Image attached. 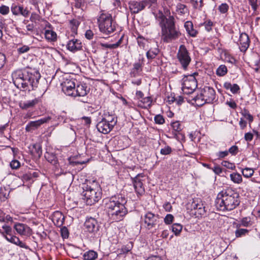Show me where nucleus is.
I'll list each match as a JSON object with an SVG mask.
<instances>
[{
	"instance_id": "obj_47",
	"label": "nucleus",
	"mask_w": 260,
	"mask_h": 260,
	"mask_svg": "<svg viewBox=\"0 0 260 260\" xmlns=\"http://www.w3.org/2000/svg\"><path fill=\"white\" fill-rule=\"evenodd\" d=\"M207 209L202 203V206L198 207V209L195 211L194 214L197 217L206 215Z\"/></svg>"
},
{
	"instance_id": "obj_42",
	"label": "nucleus",
	"mask_w": 260,
	"mask_h": 260,
	"mask_svg": "<svg viewBox=\"0 0 260 260\" xmlns=\"http://www.w3.org/2000/svg\"><path fill=\"white\" fill-rule=\"evenodd\" d=\"M230 178L232 181L235 183L239 184L242 181L241 175L238 173H234L230 174Z\"/></svg>"
},
{
	"instance_id": "obj_27",
	"label": "nucleus",
	"mask_w": 260,
	"mask_h": 260,
	"mask_svg": "<svg viewBox=\"0 0 260 260\" xmlns=\"http://www.w3.org/2000/svg\"><path fill=\"white\" fill-rule=\"evenodd\" d=\"M191 102L193 104H195L198 107H201L207 103L205 99L202 96L201 89L198 91L197 95L191 99Z\"/></svg>"
},
{
	"instance_id": "obj_8",
	"label": "nucleus",
	"mask_w": 260,
	"mask_h": 260,
	"mask_svg": "<svg viewBox=\"0 0 260 260\" xmlns=\"http://www.w3.org/2000/svg\"><path fill=\"white\" fill-rule=\"evenodd\" d=\"M198 75L194 73L193 74L184 76L182 79V90L184 94H189L193 92L197 87V81L195 75Z\"/></svg>"
},
{
	"instance_id": "obj_54",
	"label": "nucleus",
	"mask_w": 260,
	"mask_h": 260,
	"mask_svg": "<svg viewBox=\"0 0 260 260\" xmlns=\"http://www.w3.org/2000/svg\"><path fill=\"white\" fill-rule=\"evenodd\" d=\"M174 219V217L173 215L168 214L164 218V222L166 224H170L173 222Z\"/></svg>"
},
{
	"instance_id": "obj_22",
	"label": "nucleus",
	"mask_w": 260,
	"mask_h": 260,
	"mask_svg": "<svg viewBox=\"0 0 260 260\" xmlns=\"http://www.w3.org/2000/svg\"><path fill=\"white\" fill-rule=\"evenodd\" d=\"M140 177H143V176L141 174L137 175V176L134 178L133 181L135 191L139 195H142L145 192L143 183L141 179L140 178Z\"/></svg>"
},
{
	"instance_id": "obj_20",
	"label": "nucleus",
	"mask_w": 260,
	"mask_h": 260,
	"mask_svg": "<svg viewBox=\"0 0 260 260\" xmlns=\"http://www.w3.org/2000/svg\"><path fill=\"white\" fill-rule=\"evenodd\" d=\"M14 228L20 236H30L31 234V229L26 224L21 223H16Z\"/></svg>"
},
{
	"instance_id": "obj_36",
	"label": "nucleus",
	"mask_w": 260,
	"mask_h": 260,
	"mask_svg": "<svg viewBox=\"0 0 260 260\" xmlns=\"http://www.w3.org/2000/svg\"><path fill=\"white\" fill-rule=\"evenodd\" d=\"M97 257L98 253L93 250L86 252L83 255L84 260H95Z\"/></svg>"
},
{
	"instance_id": "obj_15",
	"label": "nucleus",
	"mask_w": 260,
	"mask_h": 260,
	"mask_svg": "<svg viewBox=\"0 0 260 260\" xmlns=\"http://www.w3.org/2000/svg\"><path fill=\"white\" fill-rule=\"evenodd\" d=\"M84 225L85 231L90 234L91 237L95 236L99 231V224L94 218H87L84 222Z\"/></svg>"
},
{
	"instance_id": "obj_52",
	"label": "nucleus",
	"mask_w": 260,
	"mask_h": 260,
	"mask_svg": "<svg viewBox=\"0 0 260 260\" xmlns=\"http://www.w3.org/2000/svg\"><path fill=\"white\" fill-rule=\"evenodd\" d=\"M172 151V148L169 146H166L164 148H161L160 153L162 155L170 154Z\"/></svg>"
},
{
	"instance_id": "obj_3",
	"label": "nucleus",
	"mask_w": 260,
	"mask_h": 260,
	"mask_svg": "<svg viewBox=\"0 0 260 260\" xmlns=\"http://www.w3.org/2000/svg\"><path fill=\"white\" fill-rule=\"evenodd\" d=\"M239 193L231 188L220 191L215 201V206L219 211H231L240 204Z\"/></svg>"
},
{
	"instance_id": "obj_7",
	"label": "nucleus",
	"mask_w": 260,
	"mask_h": 260,
	"mask_svg": "<svg viewBox=\"0 0 260 260\" xmlns=\"http://www.w3.org/2000/svg\"><path fill=\"white\" fill-rule=\"evenodd\" d=\"M141 219L142 226L152 233L155 232L162 223L159 215L151 212H147L143 217L142 216Z\"/></svg>"
},
{
	"instance_id": "obj_58",
	"label": "nucleus",
	"mask_w": 260,
	"mask_h": 260,
	"mask_svg": "<svg viewBox=\"0 0 260 260\" xmlns=\"http://www.w3.org/2000/svg\"><path fill=\"white\" fill-rule=\"evenodd\" d=\"M61 235L63 238H67L69 237V232L68 229L64 226L60 230Z\"/></svg>"
},
{
	"instance_id": "obj_26",
	"label": "nucleus",
	"mask_w": 260,
	"mask_h": 260,
	"mask_svg": "<svg viewBox=\"0 0 260 260\" xmlns=\"http://www.w3.org/2000/svg\"><path fill=\"white\" fill-rule=\"evenodd\" d=\"M184 27L188 35L191 37L195 38L199 34L198 30L194 28L193 23L191 21H187L184 23Z\"/></svg>"
},
{
	"instance_id": "obj_1",
	"label": "nucleus",
	"mask_w": 260,
	"mask_h": 260,
	"mask_svg": "<svg viewBox=\"0 0 260 260\" xmlns=\"http://www.w3.org/2000/svg\"><path fill=\"white\" fill-rule=\"evenodd\" d=\"M13 83L19 89L32 90L37 87L40 79L39 72L36 70L18 69L11 74Z\"/></svg>"
},
{
	"instance_id": "obj_31",
	"label": "nucleus",
	"mask_w": 260,
	"mask_h": 260,
	"mask_svg": "<svg viewBox=\"0 0 260 260\" xmlns=\"http://www.w3.org/2000/svg\"><path fill=\"white\" fill-rule=\"evenodd\" d=\"M136 39L137 43L140 48L144 50H147L148 48L150 43L147 39H145L139 34H138V36Z\"/></svg>"
},
{
	"instance_id": "obj_25",
	"label": "nucleus",
	"mask_w": 260,
	"mask_h": 260,
	"mask_svg": "<svg viewBox=\"0 0 260 260\" xmlns=\"http://www.w3.org/2000/svg\"><path fill=\"white\" fill-rule=\"evenodd\" d=\"M50 119L51 117L50 116H47L36 121H30L26 125L25 130H29V128H37L41 124L48 122Z\"/></svg>"
},
{
	"instance_id": "obj_34",
	"label": "nucleus",
	"mask_w": 260,
	"mask_h": 260,
	"mask_svg": "<svg viewBox=\"0 0 260 260\" xmlns=\"http://www.w3.org/2000/svg\"><path fill=\"white\" fill-rule=\"evenodd\" d=\"M176 13L181 16L188 13V9L186 5L182 3H178L176 7Z\"/></svg>"
},
{
	"instance_id": "obj_37",
	"label": "nucleus",
	"mask_w": 260,
	"mask_h": 260,
	"mask_svg": "<svg viewBox=\"0 0 260 260\" xmlns=\"http://www.w3.org/2000/svg\"><path fill=\"white\" fill-rule=\"evenodd\" d=\"M228 68L224 64L220 65L216 69V74L217 76L223 77L228 73Z\"/></svg>"
},
{
	"instance_id": "obj_33",
	"label": "nucleus",
	"mask_w": 260,
	"mask_h": 260,
	"mask_svg": "<svg viewBox=\"0 0 260 260\" xmlns=\"http://www.w3.org/2000/svg\"><path fill=\"white\" fill-rule=\"evenodd\" d=\"M30 149L32 154L35 156L40 157L42 154V147L39 143L33 144Z\"/></svg>"
},
{
	"instance_id": "obj_29",
	"label": "nucleus",
	"mask_w": 260,
	"mask_h": 260,
	"mask_svg": "<svg viewBox=\"0 0 260 260\" xmlns=\"http://www.w3.org/2000/svg\"><path fill=\"white\" fill-rule=\"evenodd\" d=\"M64 217L60 211H55L52 216V221L57 226H61L64 222Z\"/></svg>"
},
{
	"instance_id": "obj_46",
	"label": "nucleus",
	"mask_w": 260,
	"mask_h": 260,
	"mask_svg": "<svg viewBox=\"0 0 260 260\" xmlns=\"http://www.w3.org/2000/svg\"><path fill=\"white\" fill-rule=\"evenodd\" d=\"M242 115L249 122H251L253 120V117L250 113L249 110L246 108H244L241 112Z\"/></svg>"
},
{
	"instance_id": "obj_51",
	"label": "nucleus",
	"mask_w": 260,
	"mask_h": 260,
	"mask_svg": "<svg viewBox=\"0 0 260 260\" xmlns=\"http://www.w3.org/2000/svg\"><path fill=\"white\" fill-rule=\"evenodd\" d=\"M154 121L157 124H162L165 123V120L162 115L157 114L154 117Z\"/></svg>"
},
{
	"instance_id": "obj_32",
	"label": "nucleus",
	"mask_w": 260,
	"mask_h": 260,
	"mask_svg": "<svg viewBox=\"0 0 260 260\" xmlns=\"http://www.w3.org/2000/svg\"><path fill=\"white\" fill-rule=\"evenodd\" d=\"M80 24V21L77 19H73L70 21L69 26L72 32V36H74V35H77L78 28Z\"/></svg>"
},
{
	"instance_id": "obj_21",
	"label": "nucleus",
	"mask_w": 260,
	"mask_h": 260,
	"mask_svg": "<svg viewBox=\"0 0 260 260\" xmlns=\"http://www.w3.org/2000/svg\"><path fill=\"white\" fill-rule=\"evenodd\" d=\"M2 234L5 237V238L9 242H11L17 246H19L21 248H23L26 249H28V246L26 245L24 243L21 241L18 237L12 235V234L6 235L5 234H4V233H2Z\"/></svg>"
},
{
	"instance_id": "obj_6",
	"label": "nucleus",
	"mask_w": 260,
	"mask_h": 260,
	"mask_svg": "<svg viewBox=\"0 0 260 260\" xmlns=\"http://www.w3.org/2000/svg\"><path fill=\"white\" fill-rule=\"evenodd\" d=\"M82 189V199L87 205L94 204L101 198V192L98 186L94 188L88 184H83Z\"/></svg>"
},
{
	"instance_id": "obj_61",
	"label": "nucleus",
	"mask_w": 260,
	"mask_h": 260,
	"mask_svg": "<svg viewBox=\"0 0 260 260\" xmlns=\"http://www.w3.org/2000/svg\"><path fill=\"white\" fill-rule=\"evenodd\" d=\"M240 87L238 84H232L230 91L232 93L236 94L240 90Z\"/></svg>"
},
{
	"instance_id": "obj_14",
	"label": "nucleus",
	"mask_w": 260,
	"mask_h": 260,
	"mask_svg": "<svg viewBox=\"0 0 260 260\" xmlns=\"http://www.w3.org/2000/svg\"><path fill=\"white\" fill-rule=\"evenodd\" d=\"M117 123V117L115 115H111V116L103 118L102 120L99 122L96 125L98 130H112L114 126Z\"/></svg>"
},
{
	"instance_id": "obj_19",
	"label": "nucleus",
	"mask_w": 260,
	"mask_h": 260,
	"mask_svg": "<svg viewBox=\"0 0 260 260\" xmlns=\"http://www.w3.org/2000/svg\"><path fill=\"white\" fill-rule=\"evenodd\" d=\"M67 50L75 53L82 50V43L81 40L75 38L74 37L70 39L66 45Z\"/></svg>"
},
{
	"instance_id": "obj_59",
	"label": "nucleus",
	"mask_w": 260,
	"mask_h": 260,
	"mask_svg": "<svg viewBox=\"0 0 260 260\" xmlns=\"http://www.w3.org/2000/svg\"><path fill=\"white\" fill-rule=\"evenodd\" d=\"M228 151L232 155H235L238 152V147L236 145L232 146Z\"/></svg>"
},
{
	"instance_id": "obj_38",
	"label": "nucleus",
	"mask_w": 260,
	"mask_h": 260,
	"mask_svg": "<svg viewBox=\"0 0 260 260\" xmlns=\"http://www.w3.org/2000/svg\"><path fill=\"white\" fill-rule=\"evenodd\" d=\"M193 8L195 9L201 11L204 4L203 0H190Z\"/></svg>"
},
{
	"instance_id": "obj_56",
	"label": "nucleus",
	"mask_w": 260,
	"mask_h": 260,
	"mask_svg": "<svg viewBox=\"0 0 260 260\" xmlns=\"http://www.w3.org/2000/svg\"><path fill=\"white\" fill-rule=\"evenodd\" d=\"M94 34L91 29H87L85 33V37L88 40H91L93 38Z\"/></svg>"
},
{
	"instance_id": "obj_45",
	"label": "nucleus",
	"mask_w": 260,
	"mask_h": 260,
	"mask_svg": "<svg viewBox=\"0 0 260 260\" xmlns=\"http://www.w3.org/2000/svg\"><path fill=\"white\" fill-rule=\"evenodd\" d=\"M182 230V225L179 223H174L172 226V231L176 236L180 235Z\"/></svg>"
},
{
	"instance_id": "obj_62",
	"label": "nucleus",
	"mask_w": 260,
	"mask_h": 260,
	"mask_svg": "<svg viewBox=\"0 0 260 260\" xmlns=\"http://www.w3.org/2000/svg\"><path fill=\"white\" fill-rule=\"evenodd\" d=\"M113 115H115L113 111L109 109L105 110L104 111L103 118H107Z\"/></svg>"
},
{
	"instance_id": "obj_2",
	"label": "nucleus",
	"mask_w": 260,
	"mask_h": 260,
	"mask_svg": "<svg viewBox=\"0 0 260 260\" xmlns=\"http://www.w3.org/2000/svg\"><path fill=\"white\" fill-rule=\"evenodd\" d=\"M165 12L166 14L169 12L168 17L159 11L157 18L161 28V39L164 43H169L178 39L181 36V33L176 27L175 17L171 15L170 10Z\"/></svg>"
},
{
	"instance_id": "obj_23",
	"label": "nucleus",
	"mask_w": 260,
	"mask_h": 260,
	"mask_svg": "<svg viewBox=\"0 0 260 260\" xmlns=\"http://www.w3.org/2000/svg\"><path fill=\"white\" fill-rule=\"evenodd\" d=\"M148 48L149 49L146 52V55L148 60H152L159 54L160 50L156 44L153 45H150Z\"/></svg>"
},
{
	"instance_id": "obj_4",
	"label": "nucleus",
	"mask_w": 260,
	"mask_h": 260,
	"mask_svg": "<svg viewBox=\"0 0 260 260\" xmlns=\"http://www.w3.org/2000/svg\"><path fill=\"white\" fill-rule=\"evenodd\" d=\"M127 200L125 197L121 194L112 197L106 203V208L109 218L115 221H119L127 213L125 207Z\"/></svg>"
},
{
	"instance_id": "obj_35",
	"label": "nucleus",
	"mask_w": 260,
	"mask_h": 260,
	"mask_svg": "<svg viewBox=\"0 0 260 260\" xmlns=\"http://www.w3.org/2000/svg\"><path fill=\"white\" fill-rule=\"evenodd\" d=\"M253 224L252 221L251 220V218L250 217H245L242 218L240 222L236 225L237 228H240L241 226H244V227H249L251 226Z\"/></svg>"
},
{
	"instance_id": "obj_11",
	"label": "nucleus",
	"mask_w": 260,
	"mask_h": 260,
	"mask_svg": "<svg viewBox=\"0 0 260 260\" xmlns=\"http://www.w3.org/2000/svg\"><path fill=\"white\" fill-rule=\"evenodd\" d=\"M77 79V76L75 78L69 77L61 84L62 90L66 95L74 96Z\"/></svg>"
},
{
	"instance_id": "obj_12",
	"label": "nucleus",
	"mask_w": 260,
	"mask_h": 260,
	"mask_svg": "<svg viewBox=\"0 0 260 260\" xmlns=\"http://www.w3.org/2000/svg\"><path fill=\"white\" fill-rule=\"evenodd\" d=\"M232 38L234 42L238 46L240 51L243 53H245L248 49L251 42L248 35L245 32H240L239 37L237 40L233 37Z\"/></svg>"
},
{
	"instance_id": "obj_39",
	"label": "nucleus",
	"mask_w": 260,
	"mask_h": 260,
	"mask_svg": "<svg viewBox=\"0 0 260 260\" xmlns=\"http://www.w3.org/2000/svg\"><path fill=\"white\" fill-rule=\"evenodd\" d=\"M173 130H182L185 128L184 123L180 121H175L171 122Z\"/></svg>"
},
{
	"instance_id": "obj_57",
	"label": "nucleus",
	"mask_w": 260,
	"mask_h": 260,
	"mask_svg": "<svg viewBox=\"0 0 260 260\" xmlns=\"http://www.w3.org/2000/svg\"><path fill=\"white\" fill-rule=\"evenodd\" d=\"M10 10L8 6L3 5L0 7V13L2 15H7L9 13Z\"/></svg>"
},
{
	"instance_id": "obj_40",
	"label": "nucleus",
	"mask_w": 260,
	"mask_h": 260,
	"mask_svg": "<svg viewBox=\"0 0 260 260\" xmlns=\"http://www.w3.org/2000/svg\"><path fill=\"white\" fill-rule=\"evenodd\" d=\"M202 206V202L200 199H193L192 203L190 205V209L195 210L198 209V207Z\"/></svg>"
},
{
	"instance_id": "obj_16",
	"label": "nucleus",
	"mask_w": 260,
	"mask_h": 260,
	"mask_svg": "<svg viewBox=\"0 0 260 260\" xmlns=\"http://www.w3.org/2000/svg\"><path fill=\"white\" fill-rule=\"evenodd\" d=\"M45 23L44 36L45 39L49 42H55L57 40L56 32L54 31L53 26L47 21H44Z\"/></svg>"
},
{
	"instance_id": "obj_44",
	"label": "nucleus",
	"mask_w": 260,
	"mask_h": 260,
	"mask_svg": "<svg viewBox=\"0 0 260 260\" xmlns=\"http://www.w3.org/2000/svg\"><path fill=\"white\" fill-rule=\"evenodd\" d=\"M39 176V173L36 172H29L23 175V178L26 181L32 180L34 178H37Z\"/></svg>"
},
{
	"instance_id": "obj_63",
	"label": "nucleus",
	"mask_w": 260,
	"mask_h": 260,
	"mask_svg": "<svg viewBox=\"0 0 260 260\" xmlns=\"http://www.w3.org/2000/svg\"><path fill=\"white\" fill-rule=\"evenodd\" d=\"M2 228L4 230V232L3 233H4V234L6 235L12 234V228L10 226L4 225L2 226Z\"/></svg>"
},
{
	"instance_id": "obj_49",
	"label": "nucleus",
	"mask_w": 260,
	"mask_h": 260,
	"mask_svg": "<svg viewBox=\"0 0 260 260\" xmlns=\"http://www.w3.org/2000/svg\"><path fill=\"white\" fill-rule=\"evenodd\" d=\"M201 25H204L205 26V29L207 31L209 32L212 30L213 23L210 19H208L206 20L203 23H201Z\"/></svg>"
},
{
	"instance_id": "obj_53",
	"label": "nucleus",
	"mask_w": 260,
	"mask_h": 260,
	"mask_svg": "<svg viewBox=\"0 0 260 260\" xmlns=\"http://www.w3.org/2000/svg\"><path fill=\"white\" fill-rule=\"evenodd\" d=\"M30 50V47L27 45H23L17 48L18 54H21L27 52Z\"/></svg>"
},
{
	"instance_id": "obj_30",
	"label": "nucleus",
	"mask_w": 260,
	"mask_h": 260,
	"mask_svg": "<svg viewBox=\"0 0 260 260\" xmlns=\"http://www.w3.org/2000/svg\"><path fill=\"white\" fill-rule=\"evenodd\" d=\"M138 100L139 101V106L143 109H147L151 106L152 99L150 96L146 97L144 96L142 99H139Z\"/></svg>"
},
{
	"instance_id": "obj_17",
	"label": "nucleus",
	"mask_w": 260,
	"mask_h": 260,
	"mask_svg": "<svg viewBox=\"0 0 260 260\" xmlns=\"http://www.w3.org/2000/svg\"><path fill=\"white\" fill-rule=\"evenodd\" d=\"M145 59L143 56L140 57L137 61L133 64V67L131 70L129 76L132 78H135L140 75L142 71L143 67L144 65Z\"/></svg>"
},
{
	"instance_id": "obj_55",
	"label": "nucleus",
	"mask_w": 260,
	"mask_h": 260,
	"mask_svg": "<svg viewBox=\"0 0 260 260\" xmlns=\"http://www.w3.org/2000/svg\"><path fill=\"white\" fill-rule=\"evenodd\" d=\"M249 5L251 7L254 12H256L257 10L258 5H257V0H248Z\"/></svg>"
},
{
	"instance_id": "obj_43",
	"label": "nucleus",
	"mask_w": 260,
	"mask_h": 260,
	"mask_svg": "<svg viewBox=\"0 0 260 260\" xmlns=\"http://www.w3.org/2000/svg\"><path fill=\"white\" fill-rule=\"evenodd\" d=\"M249 230L246 229H240L237 228V229L235 231V236L237 238L245 236L248 234Z\"/></svg>"
},
{
	"instance_id": "obj_9",
	"label": "nucleus",
	"mask_w": 260,
	"mask_h": 260,
	"mask_svg": "<svg viewBox=\"0 0 260 260\" xmlns=\"http://www.w3.org/2000/svg\"><path fill=\"white\" fill-rule=\"evenodd\" d=\"M157 0L131 1L128 2L129 11L132 14H136L144 10L146 7L150 8L155 4Z\"/></svg>"
},
{
	"instance_id": "obj_48",
	"label": "nucleus",
	"mask_w": 260,
	"mask_h": 260,
	"mask_svg": "<svg viewBox=\"0 0 260 260\" xmlns=\"http://www.w3.org/2000/svg\"><path fill=\"white\" fill-rule=\"evenodd\" d=\"M242 173L244 177L249 178L253 174L254 170L252 168H245L242 169Z\"/></svg>"
},
{
	"instance_id": "obj_60",
	"label": "nucleus",
	"mask_w": 260,
	"mask_h": 260,
	"mask_svg": "<svg viewBox=\"0 0 260 260\" xmlns=\"http://www.w3.org/2000/svg\"><path fill=\"white\" fill-rule=\"evenodd\" d=\"M10 165L12 169H17L19 168L20 164L19 161L17 160H13L10 162Z\"/></svg>"
},
{
	"instance_id": "obj_13",
	"label": "nucleus",
	"mask_w": 260,
	"mask_h": 260,
	"mask_svg": "<svg viewBox=\"0 0 260 260\" xmlns=\"http://www.w3.org/2000/svg\"><path fill=\"white\" fill-rule=\"evenodd\" d=\"M75 91L74 97H84L87 95L90 91V88L87 84L82 81L79 76H77Z\"/></svg>"
},
{
	"instance_id": "obj_50",
	"label": "nucleus",
	"mask_w": 260,
	"mask_h": 260,
	"mask_svg": "<svg viewBox=\"0 0 260 260\" xmlns=\"http://www.w3.org/2000/svg\"><path fill=\"white\" fill-rule=\"evenodd\" d=\"M229 6L226 3H222L218 7V10L221 14H226L228 12Z\"/></svg>"
},
{
	"instance_id": "obj_28",
	"label": "nucleus",
	"mask_w": 260,
	"mask_h": 260,
	"mask_svg": "<svg viewBox=\"0 0 260 260\" xmlns=\"http://www.w3.org/2000/svg\"><path fill=\"white\" fill-rule=\"evenodd\" d=\"M41 100L39 98H35L32 100L27 101L24 102H20L19 103V106L22 110H27L28 108L34 107Z\"/></svg>"
},
{
	"instance_id": "obj_18",
	"label": "nucleus",
	"mask_w": 260,
	"mask_h": 260,
	"mask_svg": "<svg viewBox=\"0 0 260 260\" xmlns=\"http://www.w3.org/2000/svg\"><path fill=\"white\" fill-rule=\"evenodd\" d=\"M202 92V96L205 99L207 103H212L216 101V92L213 88L206 86L201 89Z\"/></svg>"
},
{
	"instance_id": "obj_64",
	"label": "nucleus",
	"mask_w": 260,
	"mask_h": 260,
	"mask_svg": "<svg viewBox=\"0 0 260 260\" xmlns=\"http://www.w3.org/2000/svg\"><path fill=\"white\" fill-rule=\"evenodd\" d=\"M176 98L175 96L174 93H171V94L167 97V102L169 104H172L173 103L175 102Z\"/></svg>"
},
{
	"instance_id": "obj_10",
	"label": "nucleus",
	"mask_w": 260,
	"mask_h": 260,
	"mask_svg": "<svg viewBox=\"0 0 260 260\" xmlns=\"http://www.w3.org/2000/svg\"><path fill=\"white\" fill-rule=\"evenodd\" d=\"M177 58L182 68L186 71L190 64L191 59L189 55L188 51L184 45L179 46L177 54Z\"/></svg>"
},
{
	"instance_id": "obj_5",
	"label": "nucleus",
	"mask_w": 260,
	"mask_h": 260,
	"mask_svg": "<svg viewBox=\"0 0 260 260\" xmlns=\"http://www.w3.org/2000/svg\"><path fill=\"white\" fill-rule=\"evenodd\" d=\"M96 23L102 34L110 36L116 30L118 24L109 12L102 10L96 17Z\"/></svg>"
},
{
	"instance_id": "obj_41",
	"label": "nucleus",
	"mask_w": 260,
	"mask_h": 260,
	"mask_svg": "<svg viewBox=\"0 0 260 260\" xmlns=\"http://www.w3.org/2000/svg\"><path fill=\"white\" fill-rule=\"evenodd\" d=\"M78 120L81 124L85 126V128H89L91 123V119L90 117L83 116Z\"/></svg>"
},
{
	"instance_id": "obj_24",
	"label": "nucleus",
	"mask_w": 260,
	"mask_h": 260,
	"mask_svg": "<svg viewBox=\"0 0 260 260\" xmlns=\"http://www.w3.org/2000/svg\"><path fill=\"white\" fill-rule=\"evenodd\" d=\"M12 13L15 15H21L27 17L29 14V11L27 8H24L22 6L14 5L11 7Z\"/></svg>"
}]
</instances>
